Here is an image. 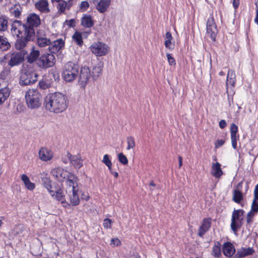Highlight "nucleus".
<instances>
[{
    "instance_id": "obj_47",
    "label": "nucleus",
    "mask_w": 258,
    "mask_h": 258,
    "mask_svg": "<svg viewBox=\"0 0 258 258\" xmlns=\"http://www.w3.org/2000/svg\"><path fill=\"white\" fill-rule=\"evenodd\" d=\"M239 139L238 135H231V143L233 149H237V141Z\"/></svg>"
},
{
    "instance_id": "obj_23",
    "label": "nucleus",
    "mask_w": 258,
    "mask_h": 258,
    "mask_svg": "<svg viewBox=\"0 0 258 258\" xmlns=\"http://www.w3.org/2000/svg\"><path fill=\"white\" fill-rule=\"evenodd\" d=\"M35 6L41 13H47L50 11L47 0H40L35 3Z\"/></svg>"
},
{
    "instance_id": "obj_61",
    "label": "nucleus",
    "mask_w": 258,
    "mask_h": 258,
    "mask_svg": "<svg viewBox=\"0 0 258 258\" xmlns=\"http://www.w3.org/2000/svg\"><path fill=\"white\" fill-rule=\"evenodd\" d=\"M110 172V173L113 175V176L117 178L118 176V174L117 172H114L112 170V168L111 167V171H109Z\"/></svg>"
},
{
    "instance_id": "obj_50",
    "label": "nucleus",
    "mask_w": 258,
    "mask_h": 258,
    "mask_svg": "<svg viewBox=\"0 0 258 258\" xmlns=\"http://www.w3.org/2000/svg\"><path fill=\"white\" fill-rule=\"evenodd\" d=\"M112 221L110 219H105L103 221V226L106 229L111 228Z\"/></svg>"
},
{
    "instance_id": "obj_21",
    "label": "nucleus",
    "mask_w": 258,
    "mask_h": 258,
    "mask_svg": "<svg viewBox=\"0 0 258 258\" xmlns=\"http://www.w3.org/2000/svg\"><path fill=\"white\" fill-rule=\"evenodd\" d=\"M57 3V8L60 14H63L66 10H70L73 6L72 0H69L68 1L62 0Z\"/></svg>"
},
{
    "instance_id": "obj_57",
    "label": "nucleus",
    "mask_w": 258,
    "mask_h": 258,
    "mask_svg": "<svg viewBox=\"0 0 258 258\" xmlns=\"http://www.w3.org/2000/svg\"><path fill=\"white\" fill-rule=\"evenodd\" d=\"M239 5V0H233V6L235 9H236Z\"/></svg>"
},
{
    "instance_id": "obj_15",
    "label": "nucleus",
    "mask_w": 258,
    "mask_h": 258,
    "mask_svg": "<svg viewBox=\"0 0 258 258\" xmlns=\"http://www.w3.org/2000/svg\"><path fill=\"white\" fill-rule=\"evenodd\" d=\"M67 157L70 161V163L74 168L80 169L83 166V160L80 155H73L68 152L67 153Z\"/></svg>"
},
{
    "instance_id": "obj_60",
    "label": "nucleus",
    "mask_w": 258,
    "mask_h": 258,
    "mask_svg": "<svg viewBox=\"0 0 258 258\" xmlns=\"http://www.w3.org/2000/svg\"><path fill=\"white\" fill-rule=\"evenodd\" d=\"M179 167L180 168L182 165V159L181 156H178Z\"/></svg>"
},
{
    "instance_id": "obj_12",
    "label": "nucleus",
    "mask_w": 258,
    "mask_h": 258,
    "mask_svg": "<svg viewBox=\"0 0 258 258\" xmlns=\"http://www.w3.org/2000/svg\"><path fill=\"white\" fill-rule=\"evenodd\" d=\"M41 21L39 16L36 14L32 13L29 15L27 18V23L22 24L26 28H31L33 29L34 27H37L40 24Z\"/></svg>"
},
{
    "instance_id": "obj_26",
    "label": "nucleus",
    "mask_w": 258,
    "mask_h": 258,
    "mask_svg": "<svg viewBox=\"0 0 258 258\" xmlns=\"http://www.w3.org/2000/svg\"><path fill=\"white\" fill-rule=\"evenodd\" d=\"M258 212V204H254V203H252L251 205V210L249 211L246 216V222L247 224H249L252 223L253 221V218L254 216Z\"/></svg>"
},
{
    "instance_id": "obj_16",
    "label": "nucleus",
    "mask_w": 258,
    "mask_h": 258,
    "mask_svg": "<svg viewBox=\"0 0 258 258\" xmlns=\"http://www.w3.org/2000/svg\"><path fill=\"white\" fill-rule=\"evenodd\" d=\"M211 219L205 218L203 220L201 225L199 229L198 235L203 237L204 235L209 230L211 226Z\"/></svg>"
},
{
    "instance_id": "obj_44",
    "label": "nucleus",
    "mask_w": 258,
    "mask_h": 258,
    "mask_svg": "<svg viewBox=\"0 0 258 258\" xmlns=\"http://www.w3.org/2000/svg\"><path fill=\"white\" fill-rule=\"evenodd\" d=\"M102 162L108 167L109 170L111 171L112 163L109 158L108 155L106 154V155H104Z\"/></svg>"
},
{
    "instance_id": "obj_62",
    "label": "nucleus",
    "mask_w": 258,
    "mask_h": 258,
    "mask_svg": "<svg viewBox=\"0 0 258 258\" xmlns=\"http://www.w3.org/2000/svg\"><path fill=\"white\" fill-rule=\"evenodd\" d=\"M149 185L155 187L156 186V184H155L153 180H151L150 181Z\"/></svg>"
},
{
    "instance_id": "obj_56",
    "label": "nucleus",
    "mask_w": 258,
    "mask_h": 258,
    "mask_svg": "<svg viewBox=\"0 0 258 258\" xmlns=\"http://www.w3.org/2000/svg\"><path fill=\"white\" fill-rule=\"evenodd\" d=\"M227 125V123L226 121L224 119L220 120L219 122V126L221 128H224Z\"/></svg>"
},
{
    "instance_id": "obj_9",
    "label": "nucleus",
    "mask_w": 258,
    "mask_h": 258,
    "mask_svg": "<svg viewBox=\"0 0 258 258\" xmlns=\"http://www.w3.org/2000/svg\"><path fill=\"white\" fill-rule=\"evenodd\" d=\"M243 212L244 211L242 210H234L233 212L231 227L234 232H236L242 225V220L243 219L242 216Z\"/></svg>"
},
{
    "instance_id": "obj_35",
    "label": "nucleus",
    "mask_w": 258,
    "mask_h": 258,
    "mask_svg": "<svg viewBox=\"0 0 258 258\" xmlns=\"http://www.w3.org/2000/svg\"><path fill=\"white\" fill-rule=\"evenodd\" d=\"M235 74L233 70H229L227 77L226 86L228 85H231L232 87H234L235 84Z\"/></svg>"
},
{
    "instance_id": "obj_5",
    "label": "nucleus",
    "mask_w": 258,
    "mask_h": 258,
    "mask_svg": "<svg viewBox=\"0 0 258 258\" xmlns=\"http://www.w3.org/2000/svg\"><path fill=\"white\" fill-rule=\"evenodd\" d=\"M38 77V74L33 70L24 69L20 77L19 83L22 86L29 85L36 82Z\"/></svg>"
},
{
    "instance_id": "obj_40",
    "label": "nucleus",
    "mask_w": 258,
    "mask_h": 258,
    "mask_svg": "<svg viewBox=\"0 0 258 258\" xmlns=\"http://www.w3.org/2000/svg\"><path fill=\"white\" fill-rule=\"evenodd\" d=\"M8 28V21L4 16H0V32L6 31Z\"/></svg>"
},
{
    "instance_id": "obj_25",
    "label": "nucleus",
    "mask_w": 258,
    "mask_h": 258,
    "mask_svg": "<svg viewBox=\"0 0 258 258\" xmlns=\"http://www.w3.org/2000/svg\"><path fill=\"white\" fill-rule=\"evenodd\" d=\"M234 246L230 242L225 243L223 245V252L226 256L231 257L235 253Z\"/></svg>"
},
{
    "instance_id": "obj_30",
    "label": "nucleus",
    "mask_w": 258,
    "mask_h": 258,
    "mask_svg": "<svg viewBox=\"0 0 258 258\" xmlns=\"http://www.w3.org/2000/svg\"><path fill=\"white\" fill-rule=\"evenodd\" d=\"M81 24L85 28H91L94 25L92 17L89 15L84 14L81 19Z\"/></svg>"
},
{
    "instance_id": "obj_11",
    "label": "nucleus",
    "mask_w": 258,
    "mask_h": 258,
    "mask_svg": "<svg viewBox=\"0 0 258 258\" xmlns=\"http://www.w3.org/2000/svg\"><path fill=\"white\" fill-rule=\"evenodd\" d=\"M52 175L58 181L63 182L67 177L71 174L67 170H64L61 168L56 167L52 169L51 171Z\"/></svg>"
},
{
    "instance_id": "obj_59",
    "label": "nucleus",
    "mask_w": 258,
    "mask_h": 258,
    "mask_svg": "<svg viewBox=\"0 0 258 258\" xmlns=\"http://www.w3.org/2000/svg\"><path fill=\"white\" fill-rule=\"evenodd\" d=\"M48 177H49V175L45 172H43L40 173V177L41 178V180L43 179V178H47Z\"/></svg>"
},
{
    "instance_id": "obj_53",
    "label": "nucleus",
    "mask_w": 258,
    "mask_h": 258,
    "mask_svg": "<svg viewBox=\"0 0 258 258\" xmlns=\"http://www.w3.org/2000/svg\"><path fill=\"white\" fill-rule=\"evenodd\" d=\"M121 242L118 238H112L111 240L110 245L113 246H119Z\"/></svg>"
},
{
    "instance_id": "obj_41",
    "label": "nucleus",
    "mask_w": 258,
    "mask_h": 258,
    "mask_svg": "<svg viewBox=\"0 0 258 258\" xmlns=\"http://www.w3.org/2000/svg\"><path fill=\"white\" fill-rule=\"evenodd\" d=\"M243 198L242 194L241 191L235 190L233 192V200L236 203H240Z\"/></svg>"
},
{
    "instance_id": "obj_22",
    "label": "nucleus",
    "mask_w": 258,
    "mask_h": 258,
    "mask_svg": "<svg viewBox=\"0 0 258 258\" xmlns=\"http://www.w3.org/2000/svg\"><path fill=\"white\" fill-rule=\"evenodd\" d=\"M221 166L219 162L212 163L211 174L216 178H220L223 174Z\"/></svg>"
},
{
    "instance_id": "obj_42",
    "label": "nucleus",
    "mask_w": 258,
    "mask_h": 258,
    "mask_svg": "<svg viewBox=\"0 0 258 258\" xmlns=\"http://www.w3.org/2000/svg\"><path fill=\"white\" fill-rule=\"evenodd\" d=\"M42 183L48 191L51 189V181L50 179L49 176L47 178H43V179L42 180Z\"/></svg>"
},
{
    "instance_id": "obj_43",
    "label": "nucleus",
    "mask_w": 258,
    "mask_h": 258,
    "mask_svg": "<svg viewBox=\"0 0 258 258\" xmlns=\"http://www.w3.org/2000/svg\"><path fill=\"white\" fill-rule=\"evenodd\" d=\"M127 146L126 149L127 150L133 149L135 147V142L133 137H128L127 138Z\"/></svg>"
},
{
    "instance_id": "obj_28",
    "label": "nucleus",
    "mask_w": 258,
    "mask_h": 258,
    "mask_svg": "<svg viewBox=\"0 0 258 258\" xmlns=\"http://www.w3.org/2000/svg\"><path fill=\"white\" fill-rule=\"evenodd\" d=\"M110 0H100L96 5L97 10L101 13H103L110 6Z\"/></svg>"
},
{
    "instance_id": "obj_45",
    "label": "nucleus",
    "mask_w": 258,
    "mask_h": 258,
    "mask_svg": "<svg viewBox=\"0 0 258 258\" xmlns=\"http://www.w3.org/2000/svg\"><path fill=\"white\" fill-rule=\"evenodd\" d=\"M119 161L123 165H126L128 163V160L126 156L122 153H120L118 155Z\"/></svg>"
},
{
    "instance_id": "obj_27",
    "label": "nucleus",
    "mask_w": 258,
    "mask_h": 258,
    "mask_svg": "<svg viewBox=\"0 0 258 258\" xmlns=\"http://www.w3.org/2000/svg\"><path fill=\"white\" fill-rule=\"evenodd\" d=\"M254 252V250L251 247H242L237 250L236 256L238 258L243 257L252 254Z\"/></svg>"
},
{
    "instance_id": "obj_2",
    "label": "nucleus",
    "mask_w": 258,
    "mask_h": 258,
    "mask_svg": "<svg viewBox=\"0 0 258 258\" xmlns=\"http://www.w3.org/2000/svg\"><path fill=\"white\" fill-rule=\"evenodd\" d=\"M68 103L67 97L59 92L47 94L44 103L46 109L54 113L63 112L67 108Z\"/></svg>"
},
{
    "instance_id": "obj_19",
    "label": "nucleus",
    "mask_w": 258,
    "mask_h": 258,
    "mask_svg": "<svg viewBox=\"0 0 258 258\" xmlns=\"http://www.w3.org/2000/svg\"><path fill=\"white\" fill-rule=\"evenodd\" d=\"M79 188L74 190H70L67 192L68 194L71 204L72 206H77L80 203V199L78 195Z\"/></svg>"
},
{
    "instance_id": "obj_17",
    "label": "nucleus",
    "mask_w": 258,
    "mask_h": 258,
    "mask_svg": "<svg viewBox=\"0 0 258 258\" xmlns=\"http://www.w3.org/2000/svg\"><path fill=\"white\" fill-rule=\"evenodd\" d=\"M75 179V176L71 174L68 177H67V179L64 180L66 181L67 185L66 192H69L70 190H74L78 189L77 183Z\"/></svg>"
},
{
    "instance_id": "obj_3",
    "label": "nucleus",
    "mask_w": 258,
    "mask_h": 258,
    "mask_svg": "<svg viewBox=\"0 0 258 258\" xmlns=\"http://www.w3.org/2000/svg\"><path fill=\"white\" fill-rule=\"evenodd\" d=\"M25 98L28 108L36 109L41 105V95L36 89H29L25 93Z\"/></svg>"
},
{
    "instance_id": "obj_4",
    "label": "nucleus",
    "mask_w": 258,
    "mask_h": 258,
    "mask_svg": "<svg viewBox=\"0 0 258 258\" xmlns=\"http://www.w3.org/2000/svg\"><path fill=\"white\" fill-rule=\"evenodd\" d=\"M79 66L72 62H68L64 66L62 73L63 79L68 82L74 81L78 76L79 73Z\"/></svg>"
},
{
    "instance_id": "obj_6",
    "label": "nucleus",
    "mask_w": 258,
    "mask_h": 258,
    "mask_svg": "<svg viewBox=\"0 0 258 258\" xmlns=\"http://www.w3.org/2000/svg\"><path fill=\"white\" fill-rule=\"evenodd\" d=\"M55 58L52 53H44L41 55L36 62L37 66L42 69H46L53 67Z\"/></svg>"
},
{
    "instance_id": "obj_14",
    "label": "nucleus",
    "mask_w": 258,
    "mask_h": 258,
    "mask_svg": "<svg viewBox=\"0 0 258 258\" xmlns=\"http://www.w3.org/2000/svg\"><path fill=\"white\" fill-rule=\"evenodd\" d=\"M90 76V71L88 67H83L81 69L79 76V82L82 87H84L89 81Z\"/></svg>"
},
{
    "instance_id": "obj_52",
    "label": "nucleus",
    "mask_w": 258,
    "mask_h": 258,
    "mask_svg": "<svg viewBox=\"0 0 258 258\" xmlns=\"http://www.w3.org/2000/svg\"><path fill=\"white\" fill-rule=\"evenodd\" d=\"M252 202L255 204H258V184L255 186L254 190V199Z\"/></svg>"
},
{
    "instance_id": "obj_13",
    "label": "nucleus",
    "mask_w": 258,
    "mask_h": 258,
    "mask_svg": "<svg viewBox=\"0 0 258 258\" xmlns=\"http://www.w3.org/2000/svg\"><path fill=\"white\" fill-rule=\"evenodd\" d=\"M49 192L54 199L61 202L63 207L67 208L70 206V205L66 201L65 196L62 189H58L56 191H53L50 189Z\"/></svg>"
},
{
    "instance_id": "obj_46",
    "label": "nucleus",
    "mask_w": 258,
    "mask_h": 258,
    "mask_svg": "<svg viewBox=\"0 0 258 258\" xmlns=\"http://www.w3.org/2000/svg\"><path fill=\"white\" fill-rule=\"evenodd\" d=\"M89 4L87 1H83L79 5V10L81 12H85L89 8Z\"/></svg>"
},
{
    "instance_id": "obj_54",
    "label": "nucleus",
    "mask_w": 258,
    "mask_h": 258,
    "mask_svg": "<svg viewBox=\"0 0 258 258\" xmlns=\"http://www.w3.org/2000/svg\"><path fill=\"white\" fill-rule=\"evenodd\" d=\"M39 86L42 89H46L48 88L49 85L44 81H40L39 82Z\"/></svg>"
},
{
    "instance_id": "obj_58",
    "label": "nucleus",
    "mask_w": 258,
    "mask_h": 258,
    "mask_svg": "<svg viewBox=\"0 0 258 258\" xmlns=\"http://www.w3.org/2000/svg\"><path fill=\"white\" fill-rule=\"evenodd\" d=\"M75 21L73 19H71L70 20V21H68L67 24L70 26V27H73L75 26Z\"/></svg>"
},
{
    "instance_id": "obj_7",
    "label": "nucleus",
    "mask_w": 258,
    "mask_h": 258,
    "mask_svg": "<svg viewBox=\"0 0 258 258\" xmlns=\"http://www.w3.org/2000/svg\"><path fill=\"white\" fill-rule=\"evenodd\" d=\"M26 53L27 52L25 50L9 53L7 55V57L9 59V65L11 67L19 65L24 60Z\"/></svg>"
},
{
    "instance_id": "obj_20",
    "label": "nucleus",
    "mask_w": 258,
    "mask_h": 258,
    "mask_svg": "<svg viewBox=\"0 0 258 258\" xmlns=\"http://www.w3.org/2000/svg\"><path fill=\"white\" fill-rule=\"evenodd\" d=\"M40 159L43 161H48L53 157V154L50 150L46 148H41L39 151Z\"/></svg>"
},
{
    "instance_id": "obj_31",
    "label": "nucleus",
    "mask_w": 258,
    "mask_h": 258,
    "mask_svg": "<svg viewBox=\"0 0 258 258\" xmlns=\"http://www.w3.org/2000/svg\"><path fill=\"white\" fill-rule=\"evenodd\" d=\"M37 43L39 47H44L50 44V40L45 35L42 36L39 33L37 35Z\"/></svg>"
},
{
    "instance_id": "obj_10",
    "label": "nucleus",
    "mask_w": 258,
    "mask_h": 258,
    "mask_svg": "<svg viewBox=\"0 0 258 258\" xmlns=\"http://www.w3.org/2000/svg\"><path fill=\"white\" fill-rule=\"evenodd\" d=\"M217 33V29L213 16H210L207 22V37H210L212 41H215Z\"/></svg>"
},
{
    "instance_id": "obj_33",
    "label": "nucleus",
    "mask_w": 258,
    "mask_h": 258,
    "mask_svg": "<svg viewBox=\"0 0 258 258\" xmlns=\"http://www.w3.org/2000/svg\"><path fill=\"white\" fill-rule=\"evenodd\" d=\"M21 180L23 181L25 187L29 190H33L35 187V183L30 181L28 176L25 174H23L21 176Z\"/></svg>"
},
{
    "instance_id": "obj_8",
    "label": "nucleus",
    "mask_w": 258,
    "mask_h": 258,
    "mask_svg": "<svg viewBox=\"0 0 258 258\" xmlns=\"http://www.w3.org/2000/svg\"><path fill=\"white\" fill-rule=\"evenodd\" d=\"M91 51L97 56H101L106 55L108 51V46L104 43L101 42H94L90 47Z\"/></svg>"
},
{
    "instance_id": "obj_1",
    "label": "nucleus",
    "mask_w": 258,
    "mask_h": 258,
    "mask_svg": "<svg viewBox=\"0 0 258 258\" xmlns=\"http://www.w3.org/2000/svg\"><path fill=\"white\" fill-rule=\"evenodd\" d=\"M11 33L13 35L19 38L15 42V48L17 50L24 48L28 42L33 40L35 37V30L31 28H26L20 21L15 20L12 24Z\"/></svg>"
},
{
    "instance_id": "obj_29",
    "label": "nucleus",
    "mask_w": 258,
    "mask_h": 258,
    "mask_svg": "<svg viewBox=\"0 0 258 258\" xmlns=\"http://www.w3.org/2000/svg\"><path fill=\"white\" fill-rule=\"evenodd\" d=\"M103 67V64L101 62H98L93 67L92 71V77L93 80H96L100 76Z\"/></svg>"
},
{
    "instance_id": "obj_39",
    "label": "nucleus",
    "mask_w": 258,
    "mask_h": 258,
    "mask_svg": "<svg viewBox=\"0 0 258 258\" xmlns=\"http://www.w3.org/2000/svg\"><path fill=\"white\" fill-rule=\"evenodd\" d=\"M73 40L75 41L78 45L81 46L83 44V39L81 33L79 32H76L73 37Z\"/></svg>"
},
{
    "instance_id": "obj_36",
    "label": "nucleus",
    "mask_w": 258,
    "mask_h": 258,
    "mask_svg": "<svg viewBox=\"0 0 258 258\" xmlns=\"http://www.w3.org/2000/svg\"><path fill=\"white\" fill-rule=\"evenodd\" d=\"M212 255L215 257H219L221 255V244L216 241L212 248Z\"/></svg>"
},
{
    "instance_id": "obj_49",
    "label": "nucleus",
    "mask_w": 258,
    "mask_h": 258,
    "mask_svg": "<svg viewBox=\"0 0 258 258\" xmlns=\"http://www.w3.org/2000/svg\"><path fill=\"white\" fill-rule=\"evenodd\" d=\"M166 56L169 64L171 66H175L176 65V61L174 58L169 53H166Z\"/></svg>"
},
{
    "instance_id": "obj_37",
    "label": "nucleus",
    "mask_w": 258,
    "mask_h": 258,
    "mask_svg": "<svg viewBox=\"0 0 258 258\" xmlns=\"http://www.w3.org/2000/svg\"><path fill=\"white\" fill-rule=\"evenodd\" d=\"M11 47L7 38L4 36H0V49L3 51L8 50Z\"/></svg>"
},
{
    "instance_id": "obj_64",
    "label": "nucleus",
    "mask_w": 258,
    "mask_h": 258,
    "mask_svg": "<svg viewBox=\"0 0 258 258\" xmlns=\"http://www.w3.org/2000/svg\"><path fill=\"white\" fill-rule=\"evenodd\" d=\"M219 75L220 76H224L225 75V73L223 71H221L219 72Z\"/></svg>"
},
{
    "instance_id": "obj_24",
    "label": "nucleus",
    "mask_w": 258,
    "mask_h": 258,
    "mask_svg": "<svg viewBox=\"0 0 258 258\" xmlns=\"http://www.w3.org/2000/svg\"><path fill=\"white\" fill-rule=\"evenodd\" d=\"M40 56V51L35 49L34 47L31 48L30 53L27 56V62L30 63H33L37 61Z\"/></svg>"
},
{
    "instance_id": "obj_55",
    "label": "nucleus",
    "mask_w": 258,
    "mask_h": 258,
    "mask_svg": "<svg viewBox=\"0 0 258 258\" xmlns=\"http://www.w3.org/2000/svg\"><path fill=\"white\" fill-rule=\"evenodd\" d=\"M225 143V141L223 140H217L215 143V146L216 148H218L223 146Z\"/></svg>"
},
{
    "instance_id": "obj_32",
    "label": "nucleus",
    "mask_w": 258,
    "mask_h": 258,
    "mask_svg": "<svg viewBox=\"0 0 258 258\" xmlns=\"http://www.w3.org/2000/svg\"><path fill=\"white\" fill-rule=\"evenodd\" d=\"M173 37L170 32H167L165 37L164 44L166 48L172 50L174 48V41H172Z\"/></svg>"
},
{
    "instance_id": "obj_18",
    "label": "nucleus",
    "mask_w": 258,
    "mask_h": 258,
    "mask_svg": "<svg viewBox=\"0 0 258 258\" xmlns=\"http://www.w3.org/2000/svg\"><path fill=\"white\" fill-rule=\"evenodd\" d=\"M64 41L62 39H59L54 41L52 43L50 42L49 49L51 53H56L64 46Z\"/></svg>"
},
{
    "instance_id": "obj_63",
    "label": "nucleus",
    "mask_w": 258,
    "mask_h": 258,
    "mask_svg": "<svg viewBox=\"0 0 258 258\" xmlns=\"http://www.w3.org/2000/svg\"><path fill=\"white\" fill-rule=\"evenodd\" d=\"M100 0H92V2L95 4V5H96L97 4V3H98V2H99Z\"/></svg>"
},
{
    "instance_id": "obj_34",
    "label": "nucleus",
    "mask_w": 258,
    "mask_h": 258,
    "mask_svg": "<svg viewBox=\"0 0 258 258\" xmlns=\"http://www.w3.org/2000/svg\"><path fill=\"white\" fill-rule=\"evenodd\" d=\"M10 91L8 87L0 89V106L2 105L9 97Z\"/></svg>"
},
{
    "instance_id": "obj_48",
    "label": "nucleus",
    "mask_w": 258,
    "mask_h": 258,
    "mask_svg": "<svg viewBox=\"0 0 258 258\" xmlns=\"http://www.w3.org/2000/svg\"><path fill=\"white\" fill-rule=\"evenodd\" d=\"M9 70L7 69H4L0 73V78L3 80H5L9 77Z\"/></svg>"
},
{
    "instance_id": "obj_38",
    "label": "nucleus",
    "mask_w": 258,
    "mask_h": 258,
    "mask_svg": "<svg viewBox=\"0 0 258 258\" xmlns=\"http://www.w3.org/2000/svg\"><path fill=\"white\" fill-rule=\"evenodd\" d=\"M22 8L20 5H15L11 10V13L16 18H19L21 15Z\"/></svg>"
},
{
    "instance_id": "obj_51",
    "label": "nucleus",
    "mask_w": 258,
    "mask_h": 258,
    "mask_svg": "<svg viewBox=\"0 0 258 258\" xmlns=\"http://www.w3.org/2000/svg\"><path fill=\"white\" fill-rule=\"evenodd\" d=\"M238 127L234 123H232L230 126L231 135H237Z\"/></svg>"
}]
</instances>
